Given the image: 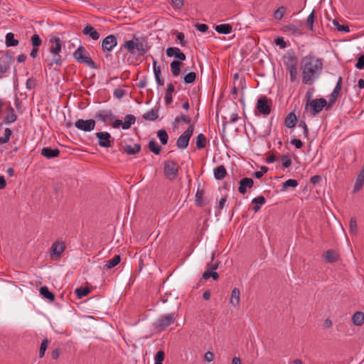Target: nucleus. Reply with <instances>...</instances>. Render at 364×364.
Wrapping results in <instances>:
<instances>
[{
	"label": "nucleus",
	"instance_id": "51",
	"mask_svg": "<svg viewBox=\"0 0 364 364\" xmlns=\"http://www.w3.org/2000/svg\"><path fill=\"white\" fill-rule=\"evenodd\" d=\"M164 355L165 353L164 350H159L154 357V364H162V362L164 360Z\"/></svg>",
	"mask_w": 364,
	"mask_h": 364
},
{
	"label": "nucleus",
	"instance_id": "49",
	"mask_svg": "<svg viewBox=\"0 0 364 364\" xmlns=\"http://www.w3.org/2000/svg\"><path fill=\"white\" fill-rule=\"evenodd\" d=\"M33 47H38L42 44V40L38 34H33L31 38Z\"/></svg>",
	"mask_w": 364,
	"mask_h": 364
},
{
	"label": "nucleus",
	"instance_id": "14",
	"mask_svg": "<svg viewBox=\"0 0 364 364\" xmlns=\"http://www.w3.org/2000/svg\"><path fill=\"white\" fill-rule=\"evenodd\" d=\"M96 137L98 139V144L100 147L109 148L112 146V136L107 132H99L95 133Z\"/></svg>",
	"mask_w": 364,
	"mask_h": 364
},
{
	"label": "nucleus",
	"instance_id": "16",
	"mask_svg": "<svg viewBox=\"0 0 364 364\" xmlns=\"http://www.w3.org/2000/svg\"><path fill=\"white\" fill-rule=\"evenodd\" d=\"M65 245L63 241L57 240L54 242L50 247V254L51 257L57 256L60 257L62 253L65 251Z\"/></svg>",
	"mask_w": 364,
	"mask_h": 364
},
{
	"label": "nucleus",
	"instance_id": "12",
	"mask_svg": "<svg viewBox=\"0 0 364 364\" xmlns=\"http://www.w3.org/2000/svg\"><path fill=\"white\" fill-rule=\"evenodd\" d=\"M136 122V117L132 114H127L124 117V122L120 119H115L112 124L114 128L117 129L120 126L124 130L129 129Z\"/></svg>",
	"mask_w": 364,
	"mask_h": 364
},
{
	"label": "nucleus",
	"instance_id": "39",
	"mask_svg": "<svg viewBox=\"0 0 364 364\" xmlns=\"http://www.w3.org/2000/svg\"><path fill=\"white\" fill-rule=\"evenodd\" d=\"M149 149L151 151L158 155L161 150V146H159L154 140H151L149 142Z\"/></svg>",
	"mask_w": 364,
	"mask_h": 364
},
{
	"label": "nucleus",
	"instance_id": "3",
	"mask_svg": "<svg viewBox=\"0 0 364 364\" xmlns=\"http://www.w3.org/2000/svg\"><path fill=\"white\" fill-rule=\"evenodd\" d=\"M50 52L53 55V58L49 65L50 66L53 65H60L62 64V59L60 55L62 49L60 39L59 38H54L50 40Z\"/></svg>",
	"mask_w": 364,
	"mask_h": 364
},
{
	"label": "nucleus",
	"instance_id": "58",
	"mask_svg": "<svg viewBox=\"0 0 364 364\" xmlns=\"http://www.w3.org/2000/svg\"><path fill=\"white\" fill-rule=\"evenodd\" d=\"M298 126H299V127H301L302 129L304 137L308 138L309 137V129H308L306 124L304 122L301 121L299 123Z\"/></svg>",
	"mask_w": 364,
	"mask_h": 364
},
{
	"label": "nucleus",
	"instance_id": "18",
	"mask_svg": "<svg viewBox=\"0 0 364 364\" xmlns=\"http://www.w3.org/2000/svg\"><path fill=\"white\" fill-rule=\"evenodd\" d=\"M95 118L102 122H112L114 116L112 111L102 109L96 113Z\"/></svg>",
	"mask_w": 364,
	"mask_h": 364
},
{
	"label": "nucleus",
	"instance_id": "60",
	"mask_svg": "<svg viewBox=\"0 0 364 364\" xmlns=\"http://www.w3.org/2000/svg\"><path fill=\"white\" fill-rule=\"evenodd\" d=\"M218 264L219 263L218 262L215 263H213L212 262L208 263L205 271L215 272L218 268Z\"/></svg>",
	"mask_w": 364,
	"mask_h": 364
},
{
	"label": "nucleus",
	"instance_id": "36",
	"mask_svg": "<svg viewBox=\"0 0 364 364\" xmlns=\"http://www.w3.org/2000/svg\"><path fill=\"white\" fill-rule=\"evenodd\" d=\"M17 119V116L14 112V109L9 107L8 108V113L5 117V122L6 123H12L14 122Z\"/></svg>",
	"mask_w": 364,
	"mask_h": 364
},
{
	"label": "nucleus",
	"instance_id": "48",
	"mask_svg": "<svg viewBox=\"0 0 364 364\" xmlns=\"http://www.w3.org/2000/svg\"><path fill=\"white\" fill-rule=\"evenodd\" d=\"M288 70L289 72L290 80L291 82H293L296 79V73H297L296 68L295 65H291L289 66Z\"/></svg>",
	"mask_w": 364,
	"mask_h": 364
},
{
	"label": "nucleus",
	"instance_id": "4",
	"mask_svg": "<svg viewBox=\"0 0 364 364\" xmlns=\"http://www.w3.org/2000/svg\"><path fill=\"white\" fill-rule=\"evenodd\" d=\"M325 107H327L326 109L330 107H328V102H327L324 98L321 97L312 100L311 102H306L305 105V109L309 111L311 116L315 117L321 112Z\"/></svg>",
	"mask_w": 364,
	"mask_h": 364
},
{
	"label": "nucleus",
	"instance_id": "31",
	"mask_svg": "<svg viewBox=\"0 0 364 364\" xmlns=\"http://www.w3.org/2000/svg\"><path fill=\"white\" fill-rule=\"evenodd\" d=\"M352 321L355 326H360L364 322V314L361 311L355 312L353 315Z\"/></svg>",
	"mask_w": 364,
	"mask_h": 364
},
{
	"label": "nucleus",
	"instance_id": "6",
	"mask_svg": "<svg viewBox=\"0 0 364 364\" xmlns=\"http://www.w3.org/2000/svg\"><path fill=\"white\" fill-rule=\"evenodd\" d=\"M164 172L167 178L171 181H174L178 172L179 166L174 161H166L164 162Z\"/></svg>",
	"mask_w": 364,
	"mask_h": 364
},
{
	"label": "nucleus",
	"instance_id": "35",
	"mask_svg": "<svg viewBox=\"0 0 364 364\" xmlns=\"http://www.w3.org/2000/svg\"><path fill=\"white\" fill-rule=\"evenodd\" d=\"M121 260V257L119 255H114L111 259H109L106 262L105 267L107 269H112L117 266Z\"/></svg>",
	"mask_w": 364,
	"mask_h": 364
},
{
	"label": "nucleus",
	"instance_id": "50",
	"mask_svg": "<svg viewBox=\"0 0 364 364\" xmlns=\"http://www.w3.org/2000/svg\"><path fill=\"white\" fill-rule=\"evenodd\" d=\"M286 12V9L283 6L278 8L274 13V17L276 19L281 20Z\"/></svg>",
	"mask_w": 364,
	"mask_h": 364
},
{
	"label": "nucleus",
	"instance_id": "29",
	"mask_svg": "<svg viewBox=\"0 0 364 364\" xmlns=\"http://www.w3.org/2000/svg\"><path fill=\"white\" fill-rule=\"evenodd\" d=\"M159 109L156 107L152 108L150 111L143 114V118L149 121H154L159 117Z\"/></svg>",
	"mask_w": 364,
	"mask_h": 364
},
{
	"label": "nucleus",
	"instance_id": "61",
	"mask_svg": "<svg viewBox=\"0 0 364 364\" xmlns=\"http://www.w3.org/2000/svg\"><path fill=\"white\" fill-rule=\"evenodd\" d=\"M171 5L175 9H180L183 5V0H171Z\"/></svg>",
	"mask_w": 364,
	"mask_h": 364
},
{
	"label": "nucleus",
	"instance_id": "38",
	"mask_svg": "<svg viewBox=\"0 0 364 364\" xmlns=\"http://www.w3.org/2000/svg\"><path fill=\"white\" fill-rule=\"evenodd\" d=\"M157 136L159 137L161 143L164 145L166 144L168 139V136L165 129H159L157 132Z\"/></svg>",
	"mask_w": 364,
	"mask_h": 364
},
{
	"label": "nucleus",
	"instance_id": "23",
	"mask_svg": "<svg viewBox=\"0 0 364 364\" xmlns=\"http://www.w3.org/2000/svg\"><path fill=\"white\" fill-rule=\"evenodd\" d=\"M364 184V164L360 172L358 174L355 183L353 187V192L359 191Z\"/></svg>",
	"mask_w": 364,
	"mask_h": 364
},
{
	"label": "nucleus",
	"instance_id": "7",
	"mask_svg": "<svg viewBox=\"0 0 364 364\" xmlns=\"http://www.w3.org/2000/svg\"><path fill=\"white\" fill-rule=\"evenodd\" d=\"M12 62L13 56L8 51L0 58V79L6 76Z\"/></svg>",
	"mask_w": 364,
	"mask_h": 364
},
{
	"label": "nucleus",
	"instance_id": "34",
	"mask_svg": "<svg viewBox=\"0 0 364 364\" xmlns=\"http://www.w3.org/2000/svg\"><path fill=\"white\" fill-rule=\"evenodd\" d=\"M40 294L46 299L50 301H53L55 299V295L53 293L49 291L48 288L46 286L40 288Z\"/></svg>",
	"mask_w": 364,
	"mask_h": 364
},
{
	"label": "nucleus",
	"instance_id": "22",
	"mask_svg": "<svg viewBox=\"0 0 364 364\" xmlns=\"http://www.w3.org/2000/svg\"><path fill=\"white\" fill-rule=\"evenodd\" d=\"M300 27L295 24H287L283 26V31L297 36L301 34Z\"/></svg>",
	"mask_w": 364,
	"mask_h": 364
},
{
	"label": "nucleus",
	"instance_id": "17",
	"mask_svg": "<svg viewBox=\"0 0 364 364\" xmlns=\"http://www.w3.org/2000/svg\"><path fill=\"white\" fill-rule=\"evenodd\" d=\"M82 33L93 41H97L100 37L99 32L90 24H87L82 30Z\"/></svg>",
	"mask_w": 364,
	"mask_h": 364
},
{
	"label": "nucleus",
	"instance_id": "26",
	"mask_svg": "<svg viewBox=\"0 0 364 364\" xmlns=\"http://www.w3.org/2000/svg\"><path fill=\"white\" fill-rule=\"evenodd\" d=\"M215 30L218 33L229 34L232 31V26L230 24H220L215 26Z\"/></svg>",
	"mask_w": 364,
	"mask_h": 364
},
{
	"label": "nucleus",
	"instance_id": "1",
	"mask_svg": "<svg viewBox=\"0 0 364 364\" xmlns=\"http://www.w3.org/2000/svg\"><path fill=\"white\" fill-rule=\"evenodd\" d=\"M323 68V60L310 53L301 61L302 82L312 85L320 77Z\"/></svg>",
	"mask_w": 364,
	"mask_h": 364
},
{
	"label": "nucleus",
	"instance_id": "10",
	"mask_svg": "<svg viewBox=\"0 0 364 364\" xmlns=\"http://www.w3.org/2000/svg\"><path fill=\"white\" fill-rule=\"evenodd\" d=\"M271 101L267 97H262L257 100L256 109L263 115H269L271 112Z\"/></svg>",
	"mask_w": 364,
	"mask_h": 364
},
{
	"label": "nucleus",
	"instance_id": "13",
	"mask_svg": "<svg viewBox=\"0 0 364 364\" xmlns=\"http://www.w3.org/2000/svg\"><path fill=\"white\" fill-rule=\"evenodd\" d=\"M343 85V78L339 76L338 78L337 83L332 92L328 96V107H331L336 101L338 100L341 95V88Z\"/></svg>",
	"mask_w": 364,
	"mask_h": 364
},
{
	"label": "nucleus",
	"instance_id": "46",
	"mask_svg": "<svg viewBox=\"0 0 364 364\" xmlns=\"http://www.w3.org/2000/svg\"><path fill=\"white\" fill-rule=\"evenodd\" d=\"M49 343V341L47 338H45L42 341L39 350V357L43 358L45 355V352L48 348Z\"/></svg>",
	"mask_w": 364,
	"mask_h": 364
},
{
	"label": "nucleus",
	"instance_id": "42",
	"mask_svg": "<svg viewBox=\"0 0 364 364\" xmlns=\"http://www.w3.org/2000/svg\"><path fill=\"white\" fill-rule=\"evenodd\" d=\"M315 18L316 16L314 10H313L311 13L308 16L306 21V23L311 31H314V22L315 21Z\"/></svg>",
	"mask_w": 364,
	"mask_h": 364
},
{
	"label": "nucleus",
	"instance_id": "32",
	"mask_svg": "<svg viewBox=\"0 0 364 364\" xmlns=\"http://www.w3.org/2000/svg\"><path fill=\"white\" fill-rule=\"evenodd\" d=\"M5 43L6 47L16 46L18 44V41L14 38V34L10 32L6 35Z\"/></svg>",
	"mask_w": 364,
	"mask_h": 364
},
{
	"label": "nucleus",
	"instance_id": "56",
	"mask_svg": "<svg viewBox=\"0 0 364 364\" xmlns=\"http://www.w3.org/2000/svg\"><path fill=\"white\" fill-rule=\"evenodd\" d=\"M203 192L201 191L198 190L196 193V204L198 206H202L203 205Z\"/></svg>",
	"mask_w": 364,
	"mask_h": 364
},
{
	"label": "nucleus",
	"instance_id": "41",
	"mask_svg": "<svg viewBox=\"0 0 364 364\" xmlns=\"http://www.w3.org/2000/svg\"><path fill=\"white\" fill-rule=\"evenodd\" d=\"M12 134V131L10 128H6L4 130V136H0V144H6L9 141L10 136Z\"/></svg>",
	"mask_w": 364,
	"mask_h": 364
},
{
	"label": "nucleus",
	"instance_id": "55",
	"mask_svg": "<svg viewBox=\"0 0 364 364\" xmlns=\"http://www.w3.org/2000/svg\"><path fill=\"white\" fill-rule=\"evenodd\" d=\"M37 83L36 80L33 77H30L26 80V87L28 90H32L36 87Z\"/></svg>",
	"mask_w": 364,
	"mask_h": 364
},
{
	"label": "nucleus",
	"instance_id": "54",
	"mask_svg": "<svg viewBox=\"0 0 364 364\" xmlns=\"http://www.w3.org/2000/svg\"><path fill=\"white\" fill-rule=\"evenodd\" d=\"M282 166L284 168H289L291 165V160L288 155H282L281 157Z\"/></svg>",
	"mask_w": 364,
	"mask_h": 364
},
{
	"label": "nucleus",
	"instance_id": "59",
	"mask_svg": "<svg viewBox=\"0 0 364 364\" xmlns=\"http://www.w3.org/2000/svg\"><path fill=\"white\" fill-rule=\"evenodd\" d=\"M266 202V199L264 196H260L252 199V203L257 205H263Z\"/></svg>",
	"mask_w": 364,
	"mask_h": 364
},
{
	"label": "nucleus",
	"instance_id": "24",
	"mask_svg": "<svg viewBox=\"0 0 364 364\" xmlns=\"http://www.w3.org/2000/svg\"><path fill=\"white\" fill-rule=\"evenodd\" d=\"M240 290L237 288H234L231 292L230 302L233 306L236 307L240 304Z\"/></svg>",
	"mask_w": 364,
	"mask_h": 364
},
{
	"label": "nucleus",
	"instance_id": "9",
	"mask_svg": "<svg viewBox=\"0 0 364 364\" xmlns=\"http://www.w3.org/2000/svg\"><path fill=\"white\" fill-rule=\"evenodd\" d=\"M117 45V38L113 35L110 34L106 36L102 41L101 44L102 50L103 53L111 52ZM109 54L106 53L105 56L108 57Z\"/></svg>",
	"mask_w": 364,
	"mask_h": 364
},
{
	"label": "nucleus",
	"instance_id": "52",
	"mask_svg": "<svg viewBox=\"0 0 364 364\" xmlns=\"http://www.w3.org/2000/svg\"><path fill=\"white\" fill-rule=\"evenodd\" d=\"M298 186V181L295 179H288L285 182L283 183V188H286L287 187H291L293 188H296Z\"/></svg>",
	"mask_w": 364,
	"mask_h": 364
},
{
	"label": "nucleus",
	"instance_id": "27",
	"mask_svg": "<svg viewBox=\"0 0 364 364\" xmlns=\"http://www.w3.org/2000/svg\"><path fill=\"white\" fill-rule=\"evenodd\" d=\"M227 175V171L223 165L217 166L214 169V176L217 180L223 179Z\"/></svg>",
	"mask_w": 364,
	"mask_h": 364
},
{
	"label": "nucleus",
	"instance_id": "5",
	"mask_svg": "<svg viewBox=\"0 0 364 364\" xmlns=\"http://www.w3.org/2000/svg\"><path fill=\"white\" fill-rule=\"evenodd\" d=\"M75 59L80 63H85L90 68H96L95 62L84 47L80 46L73 53Z\"/></svg>",
	"mask_w": 364,
	"mask_h": 364
},
{
	"label": "nucleus",
	"instance_id": "47",
	"mask_svg": "<svg viewBox=\"0 0 364 364\" xmlns=\"http://www.w3.org/2000/svg\"><path fill=\"white\" fill-rule=\"evenodd\" d=\"M350 232L353 235H356L358 232L357 221L355 218H351L350 220Z\"/></svg>",
	"mask_w": 364,
	"mask_h": 364
},
{
	"label": "nucleus",
	"instance_id": "30",
	"mask_svg": "<svg viewBox=\"0 0 364 364\" xmlns=\"http://www.w3.org/2000/svg\"><path fill=\"white\" fill-rule=\"evenodd\" d=\"M141 150V146L139 144H134L133 145L127 144L124 146V152L128 155H134Z\"/></svg>",
	"mask_w": 364,
	"mask_h": 364
},
{
	"label": "nucleus",
	"instance_id": "53",
	"mask_svg": "<svg viewBox=\"0 0 364 364\" xmlns=\"http://www.w3.org/2000/svg\"><path fill=\"white\" fill-rule=\"evenodd\" d=\"M180 121L183 122L186 124H191V119L183 114L181 115V117H176L174 119V122L177 124L179 123Z\"/></svg>",
	"mask_w": 364,
	"mask_h": 364
},
{
	"label": "nucleus",
	"instance_id": "20",
	"mask_svg": "<svg viewBox=\"0 0 364 364\" xmlns=\"http://www.w3.org/2000/svg\"><path fill=\"white\" fill-rule=\"evenodd\" d=\"M254 185V181L251 178H243L239 182L238 191L240 193L245 194L247 188H251Z\"/></svg>",
	"mask_w": 364,
	"mask_h": 364
},
{
	"label": "nucleus",
	"instance_id": "43",
	"mask_svg": "<svg viewBox=\"0 0 364 364\" xmlns=\"http://www.w3.org/2000/svg\"><path fill=\"white\" fill-rule=\"evenodd\" d=\"M196 79V73L195 72H190L184 76L183 81L186 84H191L195 82Z\"/></svg>",
	"mask_w": 364,
	"mask_h": 364
},
{
	"label": "nucleus",
	"instance_id": "37",
	"mask_svg": "<svg viewBox=\"0 0 364 364\" xmlns=\"http://www.w3.org/2000/svg\"><path fill=\"white\" fill-rule=\"evenodd\" d=\"M206 146V138L203 134H199L196 139V147L198 149L205 148Z\"/></svg>",
	"mask_w": 364,
	"mask_h": 364
},
{
	"label": "nucleus",
	"instance_id": "11",
	"mask_svg": "<svg viewBox=\"0 0 364 364\" xmlns=\"http://www.w3.org/2000/svg\"><path fill=\"white\" fill-rule=\"evenodd\" d=\"M175 313L168 314L160 316L156 321V327L164 329L176 321Z\"/></svg>",
	"mask_w": 364,
	"mask_h": 364
},
{
	"label": "nucleus",
	"instance_id": "63",
	"mask_svg": "<svg viewBox=\"0 0 364 364\" xmlns=\"http://www.w3.org/2000/svg\"><path fill=\"white\" fill-rule=\"evenodd\" d=\"M124 94V90L120 88L115 89L113 93L114 96L117 99L123 97Z\"/></svg>",
	"mask_w": 364,
	"mask_h": 364
},
{
	"label": "nucleus",
	"instance_id": "21",
	"mask_svg": "<svg viewBox=\"0 0 364 364\" xmlns=\"http://www.w3.org/2000/svg\"><path fill=\"white\" fill-rule=\"evenodd\" d=\"M60 153V150L57 148L51 149L50 147H44L41 149V155L48 159L58 157Z\"/></svg>",
	"mask_w": 364,
	"mask_h": 364
},
{
	"label": "nucleus",
	"instance_id": "45",
	"mask_svg": "<svg viewBox=\"0 0 364 364\" xmlns=\"http://www.w3.org/2000/svg\"><path fill=\"white\" fill-rule=\"evenodd\" d=\"M202 277L204 279H208L210 277H212L214 280H218L219 278V275L215 271H205L203 273Z\"/></svg>",
	"mask_w": 364,
	"mask_h": 364
},
{
	"label": "nucleus",
	"instance_id": "62",
	"mask_svg": "<svg viewBox=\"0 0 364 364\" xmlns=\"http://www.w3.org/2000/svg\"><path fill=\"white\" fill-rule=\"evenodd\" d=\"M195 27L198 31L202 33H205L208 29V26L204 23H196Z\"/></svg>",
	"mask_w": 364,
	"mask_h": 364
},
{
	"label": "nucleus",
	"instance_id": "40",
	"mask_svg": "<svg viewBox=\"0 0 364 364\" xmlns=\"http://www.w3.org/2000/svg\"><path fill=\"white\" fill-rule=\"evenodd\" d=\"M90 290L88 287H80L77 288L75 290V293L77 295L78 299H82V297L87 296L90 293Z\"/></svg>",
	"mask_w": 364,
	"mask_h": 364
},
{
	"label": "nucleus",
	"instance_id": "57",
	"mask_svg": "<svg viewBox=\"0 0 364 364\" xmlns=\"http://www.w3.org/2000/svg\"><path fill=\"white\" fill-rule=\"evenodd\" d=\"M333 24L336 26V28L339 31L349 32V28L346 25H340L336 20L333 21Z\"/></svg>",
	"mask_w": 364,
	"mask_h": 364
},
{
	"label": "nucleus",
	"instance_id": "33",
	"mask_svg": "<svg viewBox=\"0 0 364 364\" xmlns=\"http://www.w3.org/2000/svg\"><path fill=\"white\" fill-rule=\"evenodd\" d=\"M181 63L178 60H173L171 63L170 68L172 75L178 77L181 73Z\"/></svg>",
	"mask_w": 364,
	"mask_h": 364
},
{
	"label": "nucleus",
	"instance_id": "15",
	"mask_svg": "<svg viewBox=\"0 0 364 364\" xmlns=\"http://www.w3.org/2000/svg\"><path fill=\"white\" fill-rule=\"evenodd\" d=\"M75 126L80 130L84 132H91L95 127V121L94 119H77L75 122Z\"/></svg>",
	"mask_w": 364,
	"mask_h": 364
},
{
	"label": "nucleus",
	"instance_id": "28",
	"mask_svg": "<svg viewBox=\"0 0 364 364\" xmlns=\"http://www.w3.org/2000/svg\"><path fill=\"white\" fill-rule=\"evenodd\" d=\"M323 257L327 262H334L338 259V255L335 251L329 250L324 252Z\"/></svg>",
	"mask_w": 364,
	"mask_h": 364
},
{
	"label": "nucleus",
	"instance_id": "64",
	"mask_svg": "<svg viewBox=\"0 0 364 364\" xmlns=\"http://www.w3.org/2000/svg\"><path fill=\"white\" fill-rule=\"evenodd\" d=\"M355 67L360 70L364 68V55H361L358 58Z\"/></svg>",
	"mask_w": 364,
	"mask_h": 364
},
{
	"label": "nucleus",
	"instance_id": "19",
	"mask_svg": "<svg viewBox=\"0 0 364 364\" xmlns=\"http://www.w3.org/2000/svg\"><path fill=\"white\" fill-rule=\"evenodd\" d=\"M166 55L168 57H174L181 61L186 60V55L177 47H169L166 49Z\"/></svg>",
	"mask_w": 364,
	"mask_h": 364
},
{
	"label": "nucleus",
	"instance_id": "44",
	"mask_svg": "<svg viewBox=\"0 0 364 364\" xmlns=\"http://www.w3.org/2000/svg\"><path fill=\"white\" fill-rule=\"evenodd\" d=\"M153 70H154V77H155L156 81L160 78H162L161 77V68L159 65H157V62L154 58H153Z\"/></svg>",
	"mask_w": 364,
	"mask_h": 364
},
{
	"label": "nucleus",
	"instance_id": "25",
	"mask_svg": "<svg viewBox=\"0 0 364 364\" xmlns=\"http://www.w3.org/2000/svg\"><path fill=\"white\" fill-rule=\"evenodd\" d=\"M297 118L294 112H290L284 120V124L288 128H293L296 126Z\"/></svg>",
	"mask_w": 364,
	"mask_h": 364
},
{
	"label": "nucleus",
	"instance_id": "8",
	"mask_svg": "<svg viewBox=\"0 0 364 364\" xmlns=\"http://www.w3.org/2000/svg\"><path fill=\"white\" fill-rule=\"evenodd\" d=\"M194 131V126L193 124H190L187 129L179 136L177 139L176 145L178 149H185L188 146L189 140L193 135Z\"/></svg>",
	"mask_w": 364,
	"mask_h": 364
},
{
	"label": "nucleus",
	"instance_id": "2",
	"mask_svg": "<svg viewBox=\"0 0 364 364\" xmlns=\"http://www.w3.org/2000/svg\"><path fill=\"white\" fill-rule=\"evenodd\" d=\"M149 48L147 40L136 35H134L132 39L125 41L120 48L121 50L124 49L130 55L136 56V58L143 56Z\"/></svg>",
	"mask_w": 364,
	"mask_h": 364
}]
</instances>
